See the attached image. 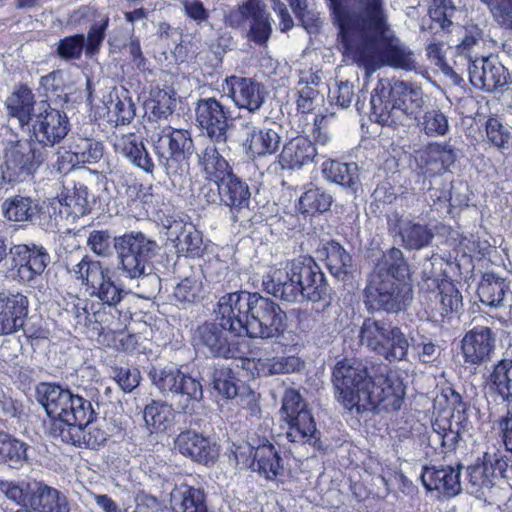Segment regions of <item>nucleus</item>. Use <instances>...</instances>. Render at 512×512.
<instances>
[{
  "instance_id": "4c0bfd02",
  "label": "nucleus",
  "mask_w": 512,
  "mask_h": 512,
  "mask_svg": "<svg viewBox=\"0 0 512 512\" xmlns=\"http://www.w3.org/2000/svg\"><path fill=\"white\" fill-rule=\"evenodd\" d=\"M398 233L406 249L420 250L429 245L433 238L427 225L415 221L410 216H402L397 220Z\"/></svg>"
},
{
  "instance_id": "c03bdc74",
  "label": "nucleus",
  "mask_w": 512,
  "mask_h": 512,
  "mask_svg": "<svg viewBox=\"0 0 512 512\" xmlns=\"http://www.w3.org/2000/svg\"><path fill=\"white\" fill-rule=\"evenodd\" d=\"M199 165L204 179L222 181L231 173L227 161L218 153L215 144H209L199 155Z\"/></svg>"
},
{
  "instance_id": "5701e85b",
  "label": "nucleus",
  "mask_w": 512,
  "mask_h": 512,
  "mask_svg": "<svg viewBox=\"0 0 512 512\" xmlns=\"http://www.w3.org/2000/svg\"><path fill=\"white\" fill-rule=\"evenodd\" d=\"M470 82L478 89L492 91L506 83V71L493 57L471 60L468 67Z\"/></svg>"
},
{
  "instance_id": "423d86ee",
  "label": "nucleus",
  "mask_w": 512,
  "mask_h": 512,
  "mask_svg": "<svg viewBox=\"0 0 512 512\" xmlns=\"http://www.w3.org/2000/svg\"><path fill=\"white\" fill-rule=\"evenodd\" d=\"M114 249L117 253L124 275L138 280V287L151 285L150 294L160 289V278L151 270L150 262L156 255L157 243L142 232H130L114 237Z\"/></svg>"
},
{
  "instance_id": "338daca9",
  "label": "nucleus",
  "mask_w": 512,
  "mask_h": 512,
  "mask_svg": "<svg viewBox=\"0 0 512 512\" xmlns=\"http://www.w3.org/2000/svg\"><path fill=\"white\" fill-rule=\"evenodd\" d=\"M455 12L456 7L451 0H433L429 8L430 18L439 23L442 28H447L452 24Z\"/></svg>"
},
{
  "instance_id": "49530a36",
  "label": "nucleus",
  "mask_w": 512,
  "mask_h": 512,
  "mask_svg": "<svg viewBox=\"0 0 512 512\" xmlns=\"http://www.w3.org/2000/svg\"><path fill=\"white\" fill-rule=\"evenodd\" d=\"M357 170L355 163H341L334 160L324 162L322 167L327 180L344 187H352L356 183Z\"/></svg>"
},
{
  "instance_id": "09e8293b",
  "label": "nucleus",
  "mask_w": 512,
  "mask_h": 512,
  "mask_svg": "<svg viewBox=\"0 0 512 512\" xmlns=\"http://www.w3.org/2000/svg\"><path fill=\"white\" fill-rule=\"evenodd\" d=\"M246 292L230 293L222 296L218 301L217 316L220 320H242L246 318Z\"/></svg>"
},
{
  "instance_id": "0eeeda50",
  "label": "nucleus",
  "mask_w": 512,
  "mask_h": 512,
  "mask_svg": "<svg viewBox=\"0 0 512 512\" xmlns=\"http://www.w3.org/2000/svg\"><path fill=\"white\" fill-rule=\"evenodd\" d=\"M189 144L192 136L189 130L168 127L157 135L154 149L158 161L165 166L172 184L180 191H192Z\"/></svg>"
},
{
  "instance_id": "4d7b16f0",
  "label": "nucleus",
  "mask_w": 512,
  "mask_h": 512,
  "mask_svg": "<svg viewBox=\"0 0 512 512\" xmlns=\"http://www.w3.org/2000/svg\"><path fill=\"white\" fill-rule=\"evenodd\" d=\"M417 121L420 129L428 136H443L449 129L447 117L439 110L427 111Z\"/></svg>"
},
{
  "instance_id": "bf43d9fd",
  "label": "nucleus",
  "mask_w": 512,
  "mask_h": 512,
  "mask_svg": "<svg viewBox=\"0 0 512 512\" xmlns=\"http://www.w3.org/2000/svg\"><path fill=\"white\" fill-rule=\"evenodd\" d=\"M219 451L215 441L194 434V461L205 466L213 465L219 456Z\"/></svg>"
},
{
  "instance_id": "a19ab883",
  "label": "nucleus",
  "mask_w": 512,
  "mask_h": 512,
  "mask_svg": "<svg viewBox=\"0 0 512 512\" xmlns=\"http://www.w3.org/2000/svg\"><path fill=\"white\" fill-rule=\"evenodd\" d=\"M174 104L175 92L172 89H161L158 86L152 87L149 97L144 102L148 120L167 119L173 113Z\"/></svg>"
},
{
  "instance_id": "9d476101",
  "label": "nucleus",
  "mask_w": 512,
  "mask_h": 512,
  "mask_svg": "<svg viewBox=\"0 0 512 512\" xmlns=\"http://www.w3.org/2000/svg\"><path fill=\"white\" fill-rule=\"evenodd\" d=\"M332 381L336 390V399L345 409L350 411L356 409L357 412L367 409L372 379L361 362L339 361L334 367Z\"/></svg>"
},
{
  "instance_id": "c756f323",
  "label": "nucleus",
  "mask_w": 512,
  "mask_h": 512,
  "mask_svg": "<svg viewBox=\"0 0 512 512\" xmlns=\"http://www.w3.org/2000/svg\"><path fill=\"white\" fill-rule=\"evenodd\" d=\"M27 499L36 512H70L67 497L41 481H32L31 493Z\"/></svg>"
},
{
  "instance_id": "603ef678",
  "label": "nucleus",
  "mask_w": 512,
  "mask_h": 512,
  "mask_svg": "<svg viewBox=\"0 0 512 512\" xmlns=\"http://www.w3.org/2000/svg\"><path fill=\"white\" fill-rule=\"evenodd\" d=\"M85 35L77 33L66 36L56 43L55 54L61 60L70 62L80 60L85 53Z\"/></svg>"
},
{
  "instance_id": "cd10ccee",
  "label": "nucleus",
  "mask_w": 512,
  "mask_h": 512,
  "mask_svg": "<svg viewBox=\"0 0 512 512\" xmlns=\"http://www.w3.org/2000/svg\"><path fill=\"white\" fill-rule=\"evenodd\" d=\"M245 144L253 157H264L278 152L282 142L279 131L272 128L259 129L251 123L243 125Z\"/></svg>"
},
{
  "instance_id": "b1692460",
  "label": "nucleus",
  "mask_w": 512,
  "mask_h": 512,
  "mask_svg": "<svg viewBox=\"0 0 512 512\" xmlns=\"http://www.w3.org/2000/svg\"><path fill=\"white\" fill-rule=\"evenodd\" d=\"M496 339L487 327H477L462 339V355L464 361L471 365H478L490 359L495 349Z\"/></svg>"
},
{
  "instance_id": "a211bd4d",
  "label": "nucleus",
  "mask_w": 512,
  "mask_h": 512,
  "mask_svg": "<svg viewBox=\"0 0 512 512\" xmlns=\"http://www.w3.org/2000/svg\"><path fill=\"white\" fill-rule=\"evenodd\" d=\"M369 406H381L385 410H397L400 408L405 396V387L397 371L389 370L386 374L376 375L371 381L369 390Z\"/></svg>"
},
{
  "instance_id": "8fccbe9b",
  "label": "nucleus",
  "mask_w": 512,
  "mask_h": 512,
  "mask_svg": "<svg viewBox=\"0 0 512 512\" xmlns=\"http://www.w3.org/2000/svg\"><path fill=\"white\" fill-rule=\"evenodd\" d=\"M332 204V196L324 190L309 188L299 199V210L302 213L314 214L326 212Z\"/></svg>"
},
{
  "instance_id": "3c124183",
  "label": "nucleus",
  "mask_w": 512,
  "mask_h": 512,
  "mask_svg": "<svg viewBox=\"0 0 512 512\" xmlns=\"http://www.w3.org/2000/svg\"><path fill=\"white\" fill-rule=\"evenodd\" d=\"M491 383L498 394L508 403L512 402V361L502 360L491 374Z\"/></svg>"
},
{
  "instance_id": "79ce46f5",
  "label": "nucleus",
  "mask_w": 512,
  "mask_h": 512,
  "mask_svg": "<svg viewBox=\"0 0 512 512\" xmlns=\"http://www.w3.org/2000/svg\"><path fill=\"white\" fill-rule=\"evenodd\" d=\"M107 109L111 117L110 120L115 122L116 125L129 124L134 119L136 111L129 91L124 87L109 93Z\"/></svg>"
},
{
  "instance_id": "864d4df0",
  "label": "nucleus",
  "mask_w": 512,
  "mask_h": 512,
  "mask_svg": "<svg viewBox=\"0 0 512 512\" xmlns=\"http://www.w3.org/2000/svg\"><path fill=\"white\" fill-rule=\"evenodd\" d=\"M237 378L228 367H218L212 375L213 389L225 399H233L238 395Z\"/></svg>"
},
{
  "instance_id": "20e7f679",
  "label": "nucleus",
  "mask_w": 512,
  "mask_h": 512,
  "mask_svg": "<svg viewBox=\"0 0 512 512\" xmlns=\"http://www.w3.org/2000/svg\"><path fill=\"white\" fill-rule=\"evenodd\" d=\"M425 102L423 90L416 84L395 81L391 85L379 80L371 94V117L386 126L404 125L407 120H418Z\"/></svg>"
},
{
  "instance_id": "c85d7f7f",
  "label": "nucleus",
  "mask_w": 512,
  "mask_h": 512,
  "mask_svg": "<svg viewBox=\"0 0 512 512\" xmlns=\"http://www.w3.org/2000/svg\"><path fill=\"white\" fill-rule=\"evenodd\" d=\"M230 93L234 103L241 109L256 112L265 102L264 88L251 78H230Z\"/></svg>"
},
{
  "instance_id": "f03ea898",
  "label": "nucleus",
  "mask_w": 512,
  "mask_h": 512,
  "mask_svg": "<svg viewBox=\"0 0 512 512\" xmlns=\"http://www.w3.org/2000/svg\"><path fill=\"white\" fill-rule=\"evenodd\" d=\"M264 290L287 302L302 297L313 302L328 295V284L318 264L310 256H299L263 276Z\"/></svg>"
},
{
  "instance_id": "774afa93",
  "label": "nucleus",
  "mask_w": 512,
  "mask_h": 512,
  "mask_svg": "<svg viewBox=\"0 0 512 512\" xmlns=\"http://www.w3.org/2000/svg\"><path fill=\"white\" fill-rule=\"evenodd\" d=\"M488 140L499 149H508L511 138L510 131L496 118H489L486 123Z\"/></svg>"
},
{
  "instance_id": "58836bf2",
  "label": "nucleus",
  "mask_w": 512,
  "mask_h": 512,
  "mask_svg": "<svg viewBox=\"0 0 512 512\" xmlns=\"http://www.w3.org/2000/svg\"><path fill=\"white\" fill-rule=\"evenodd\" d=\"M321 253L333 277L342 282L350 279L353 268L352 258L339 243L328 242L323 246Z\"/></svg>"
},
{
  "instance_id": "7c9ffc66",
  "label": "nucleus",
  "mask_w": 512,
  "mask_h": 512,
  "mask_svg": "<svg viewBox=\"0 0 512 512\" xmlns=\"http://www.w3.org/2000/svg\"><path fill=\"white\" fill-rule=\"evenodd\" d=\"M456 160L454 150L446 144L430 143L419 152L417 162L429 176L442 174Z\"/></svg>"
},
{
  "instance_id": "13d9d810",
  "label": "nucleus",
  "mask_w": 512,
  "mask_h": 512,
  "mask_svg": "<svg viewBox=\"0 0 512 512\" xmlns=\"http://www.w3.org/2000/svg\"><path fill=\"white\" fill-rule=\"evenodd\" d=\"M109 26V17L105 16L100 21L94 22L85 36V56L92 58L99 53Z\"/></svg>"
},
{
  "instance_id": "4468645a",
  "label": "nucleus",
  "mask_w": 512,
  "mask_h": 512,
  "mask_svg": "<svg viewBox=\"0 0 512 512\" xmlns=\"http://www.w3.org/2000/svg\"><path fill=\"white\" fill-rule=\"evenodd\" d=\"M281 419L287 423V438L294 443L316 440V423L298 391L288 389L282 399Z\"/></svg>"
},
{
  "instance_id": "bb28decb",
  "label": "nucleus",
  "mask_w": 512,
  "mask_h": 512,
  "mask_svg": "<svg viewBox=\"0 0 512 512\" xmlns=\"http://www.w3.org/2000/svg\"><path fill=\"white\" fill-rule=\"evenodd\" d=\"M317 156L315 144L304 136H297L287 141L278 161L282 169H300L313 162Z\"/></svg>"
},
{
  "instance_id": "ddd939ff",
  "label": "nucleus",
  "mask_w": 512,
  "mask_h": 512,
  "mask_svg": "<svg viewBox=\"0 0 512 512\" xmlns=\"http://www.w3.org/2000/svg\"><path fill=\"white\" fill-rule=\"evenodd\" d=\"M360 340L388 361L403 360L409 348L405 334L391 322H363Z\"/></svg>"
},
{
  "instance_id": "39448f33",
  "label": "nucleus",
  "mask_w": 512,
  "mask_h": 512,
  "mask_svg": "<svg viewBox=\"0 0 512 512\" xmlns=\"http://www.w3.org/2000/svg\"><path fill=\"white\" fill-rule=\"evenodd\" d=\"M282 322H206L202 340L211 352L223 358H243L245 341L233 342L229 337L272 338L278 336Z\"/></svg>"
},
{
  "instance_id": "aec40b11",
  "label": "nucleus",
  "mask_w": 512,
  "mask_h": 512,
  "mask_svg": "<svg viewBox=\"0 0 512 512\" xmlns=\"http://www.w3.org/2000/svg\"><path fill=\"white\" fill-rule=\"evenodd\" d=\"M48 100H36L32 89L26 84H20L5 100L7 115L16 119L24 132L39 113L40 105L46 104Z\"/></svg>"
},
{
  "instance_id": "052dcab7",
  "label": "nucleus",
  "mask_w": 512,
  "mask_h": 512,
  "mask_svg": "<svg viewBox=\"0 0 512 512\" xmlns=\"http://www.w3.org/2000/svg\"><path fill=\"white\" fill-rule=\"evenodd\" d=\"M87 335L100 345L116 347L118 338L124 335V330L103 327L102 322H89Z\"/></svg>"
},
{
  "instance_id": "de8ad7c7",
  "label": "nucleus",
  "mask_w": 512,
  "mask_h": 512,
  "mask_svg": "<svg viewBox=\"0 0 512 512\" xmlns=\"http://www.w3.org/2000/svg\"><path fill=\"white\" fill-rule=\"evenodd\" d=\"M28 445L10 434L0 449V464L8 465L10 468L19 469L27 462Z\"/></svg>"
},
{
  "instance_id": "7ed1b4c3",
  "label": "nucleus",
  "mask_w": 512,
  "mask_h": 512,
  "mask_svg": "<svg viewBox=\"0 0 512 512\" xmlns=\"http://www.w3.org/2000/svg\"><path fill=\"white\" fill-rule=\"evenodd\" d=\"M408 273L403 253L398 248L390 249L376 266L365 289V304L371 311L401 310L411 298V289L401 283Z\"/></svg>"
},
{
  "instance_id": "72a5a7b5",
  "label": "nucleus",
  "mask_w": 512,
  "mask_h": 512,
  "mask_svg": "<svg viewBox=\"0 0 512 512\" xmlns=\"http://www.w3.org/2000/svg\"><path fill=\"white\" fill-rule=\"evenodd\" d=\"M115 151L124 157L134 167L152 174L155 164L149 155L144 143L135 134L122 136L115 143Z\"/></svg>"
},
{
  "instance_id": "393cba45",
  "label": "nucleus",
  "mask_w": 512,
  "mask_h": 512,
  "mask_svg": "<svg viewBox=\"0 0 512 512\" xmlns=\"http://www.w3.org/2000/svg\"><path fill=\"white\" fill-rule=\"evenodd\" d=\"M507 462L503 460L497 453L491 454L486 452L483 461L468 468L469 483L472 492H477L483 488H490L495 479L498 477H506L505 470Z\"/></svg>"
},
{
  "instance_id": "6e6d98bb",
  "label": "nucleus",
  "mask_w": 512,
  "mask_h": 512,
  "mask_svg": "<svg viewBox=\"0 0 512 512\" xmlns=\"http://www.w3.org/2000/svg\"><path fill=\"white\" fill-rule=\"evenodd\" d=\"M301 362L297 357L258 359L255 368L262 374L289 373L298 370Z\"/></svg>"
},
{
  "instance_id": "680f3d73",
  "label": "nucleus",
  "mask_w": 512,
  "mask_h": 512,
  "mask_svg": "<svg viewBox=\"0 0 512 512\" xmlns=\"http://www.w3.org/2000/svg\"><path fill=\"white\" fill-rule=\"evenodd\" d=\"M87 246L99 257H108L114 248V238L108 230H92L87 237Z\"/></svg>"
},
{
  "instance_id": "37998d69",
  "label": "nucleus",
  "mask_w": 512,
  "mask_h": 512,
  "mask_svg": "<svg viewBox=\"0 0 512 512\" xmlns=\"http://www.w3.org/2000/svg\"><path fill=\"white\" fill-rule=\"evenodd\" d=\"M245 298L246 301H243V305L246 306V318L250 317L252 320H283L284 317H287L283 310L268 298L250 293H246Z\"/></svg>"
},
{
  "instance_id": "f257e3e1",
  "label": "nucleus",
  "mask_w": 512,
  "mask_h": 512,
  "mask_svg": "<svg viewBox=\"0 0 512 512\" xmlns=\"http://www.w3.org/2000/svg\"><path fill=\"white\" fill-rule=\"evenodd\" d=\"M344 53L368 73L382 66L416 67L414 54L394 36L385 0H330Z\"/></svg>"
},
{
  "instance_id": "dca6fc26",
  "label": "nucleus",
  "mask_w": 512,
  "mask_h": 512,
  "mask_svg": "<svg viewBox=\"0 0 512 512\" xmlns=\"http://www.w3.org/2000/svg\"><path fill=\"white\" fill-rule=\"evenodd\" d=\"M229 22L235 27H240L248 22V36L257 44L266 43L272 32L269 14L260 0L244 2L237 10L231 12Z\"/></svg>"
},
{
  "instance_id": "4be33fe9",
  "label": "nucleus",
  "mask_w": 512,
  "mask_h": 512,
  "mask_svg": "<svg viewBox=\"0 0 512 512\" xmlns=\"http://www.w3.org/2000/svg\"><path fill=\"white\" fill-rule=\"evenodd\" d=\"M198 127L212 141H224L227 127L222 105L215 98L200 99L194 109Z\"/></svg>"
},
{
  "instance_id": "69168bd1",
  "label": "nucleus",
  "mask_w": 512,
  "mask_h": 512,
  "mask_svg": "<svg viewBox=\"0 0 512 512\" xmlns=\"http://www.w3.org/2000/svg\"><path fill=\"white\" fill-rule=\"evenodd\" d=\"M31 486L32 482L0 480V492L18 505L26 502V496L28 498L31 493Z\"/></svg>"
},
{
  "instance_id": "2f4dec72",
  "label": "nucleus",
  "mask_w": 512,
  "mask_h": 512,
  "mask_svg": "<svg viewBox=\"0 0 512 512\" xmlns=\"http://www.w3.org/2000/svg\"><path fill=\"white\" fill-rule=\"evenodd\" d=\"M470 421L464 411H454L450 417H438L433 423V431L437 440L447 449L458 443L462 433L467 431Z\"/></svg>"
},
{
  "instance_id": "6e6552de",
  "label": "nucleus",
  "mask_w": 512,
  "mask_h": 512,
  "mask_svg": "<svg viewBox=\"0 0 512 512\" xmlns=\"http://www.w3.org/2000/svg\"><path fill=\"white\" fill-rule=\"evenodd\" d=\"M71 272L82 281L91 296L101 301L104 314L109 315L112 320L131 319V314L123 313L121 301L124 290L113 281L108 268H104L99 261L85 255L73 266Z\"/></svg>"
},
{
  "instance_id": "e433bc0d",
  "label": "nucleus",
  "mask_w": 512,
  "mask_h": 512,
  "mask_svg": "<svg viewBox=\"0 0 512 512\" xmlns=\"http://www.w3.org/2000/svg\"><path fill=\"white\" fill-rule=\"evenodd\" d=\"M71 392L58 384L43 382L36 387V398L52 420L60 417L63 406L70 400Z\"/></svg>"
},
{
  "instance_id": "2eb2a0df",
  "label": "nucleus",
  "mask_w": 512,
  "mask_h": 512,
  "mask_svg": "<svg viewBox=\"0 0 512 512\" xmlns=\"http://www.w3.org/2000/svg\"><path fill=\"white\" fill-rule=\"evenodd\" d=\"M149 377L163 395L171 397V405L183 412L190 410L192 376L189 372H183L173 365L162 369L153 366L149 370Z\"/></svg>"
},
{
  "instance_id": "c9c22d12",
  "label": "nucleus",
  "mask_w": 512,
  "mask_h": 512,
  "mask_svg": "<svg viewBox=\"0 0 512 512\" xmlns=\"http://www.w3.org/2000/svg\"><path fill=\"white\" fill-rule=\"evenodd\" d=\"M252 465L253 470L267 480H275L283 473L282 458L278 450L267 439H259Z\"/></svg>"
},
{
  "instance_id": "473e14b6",
  "label": "nucleus",
  "mask_w": 512,
  "mask_h": 512,
  "mask_svg": "<svg viewBox=\"0 0 512 512\" xmlns=\"http://www.w3.org/2000/svg\"><path fill=\"white\" fill-rule=\"evenodd\" d=\"M40 209L38 199L22 194L10 196L1 204L3 217L10 222L33 223L39 218Z\"/></svg>"
},
{
  "instance_id": "ea45409f",
  "label": "nucleus",
  "mask_w": 512,
  "mask_h": 512,
  "mask_svg": "<svg viewBox=\"0 0 512 512\" xmlns=\"http://www.w3.org/2000/svg\"><path fill=\"white\" fill-rule=\"evenodd\" d=\"M220 193L221 203L232 210L239 211L249 205L251 193L248 185L232 172L221 181Z\"/></svg>"
},
{
  "instance_id": "412c9836",
  "label": "nucleus",
  "mask_w": 512,
  "mask_h": 512,
  "mask_svg": "<svg viewBox=\"0 0 512 512\" xmlns=\"http://www.w3.org/2000/svg\"><path fill=\"white\" fill-rule=\"evenodd\" d=\"M57 200L60 217L72 221L90 213L95 203V197L89 193L88 187L82 182L75 181L63 186Z\"/></svg>"
},
{
  "instance_id": "e2e57ef3",
  "label": "nucleus",
  "mask_w": 512,
  "mask_h": 512,
  "mask_svg": "<svg viewBox=\"0 0 512 512\" xmlns=\"http://www.w3.org/2000/svg\"><path fill=\"white\" fill-rule=\"evenodd\" d=\"M480 300L489 306H498L505 296V284L501 280L490 282L488 280L481 283L478 289Z\"/></svg>"
},
{
  "instance_id": "0e129e2a",
  "label": "nucleus",
  "mask_w": 512,
  "mask_h": 512,
  "mask_svg": "<svg viewBox=\"0 0 512 512\" xmlns=\"http://www.w3.org/2000/svg\"><path fill=\"white\" fill-rule=\"evenodd\" d=\"M491 12L493 19L502 28L512 29V0H482Z\"/></svg>"
},
{
  "instance_id": "f8f14e48",
  "label": "nucleus",
  "mask_w": 512,
  "mask_h": 512,
  "mask_svg": "<svg viewBox=\"0 0 512 512\" xmlns=\"http://www.w3.org/2000/svg\"><path fill=\"white\" fill-rule=\"evenodd\" d=\"M39 110L29 128L24 132L36 146L53 148L60 144L70 132L69 118L63 110L52 107L49 100L46 104H41Z\"/></svg>"
},
{
  "instance_id": "1a4fd4ad",
  "label": "nucleus",
  "mask_w": 512,
  "mask_h": 512,
  "mask_svg": "<svg viewBox=\"0 0 512 512\" xmlns=\"http://www.w3.org/2000/svg\"><path fill=\"white\" fill-rule=\"evenodd\" d=\"M1 159L0 189L32 179L45 156L29 139H15L4 143Z\"/></svg>"
},
{
  "instance_id": "5fc2aeb1",
  "label": "nucleus",
  "mask_w": 512,
  "mask_h": 512,
  "mask_svg": "<svg viewBox=\"0 0 512 512\" xmlns=\"http://www.w3.org/2000/svg\"><path fill=\"white\" fill-rule=\"evenodd\" d=\"M28 298L22 294L0 298V320H23L28 315Z\"/></svg>"
},
{
  "instance_id": "9b49d317",
  "label": "nucleus",
  "mask_w": 512,
  "mask_h": 512,
  "mask_svg": "<svg viewBox=\"0 0 512 512\" xmlns=\"http://www.w3.org/2000/svg\"><path fill=\"white\" fill-rule=\"evenodd\" d=\"M50 263L51 256L42 244L33 241L11 244L10 266L6 268L5 277L35 289Z\"/></svg>"
},
{
  "instance_id": "f3484780",
  "label": "nucleus",
  "mask_w": 512,
  "mask_h": 512,
  "mask_svg": "<svg viewBox=\"0 0 512 512\" xmlns=\"http://www.w3.org/2000/svg\"><path fill=\"white\" fill-rule=\"evenodd\" d=\"M104 155L102 141L81 135L71 136L67 146L58 151V169L69 170L80 164L98 163Z\"/></svg>"
},
{
  "instance_id": "a878e982",
  "label": "nucleus",
  "mask_w": 512,
  "mask_h": 512,
  "mask_svg": "<svg viewBox=\"0 0 512 512\" xmlns=\"http://www.w3.org/2000/svg\"><path fill=\"white\" fill-rule=\"evenodd\" d=\"M422 483L429 491H438L446 496L461 492L460 467H425L421 474Z\"/></svg>"
},
{
  "instance_id": "a18cd8bd",
  "label": "nucleus",
  "mask_w": 512,
  "mask_h": 512,
  "mask_svg": "<svg viewBox=\"0 0 512 512\" xmlns=\"http://www.w3.org/2000/svg\"><path fill=\"white\" fill-rule=\"evenodd\" d=\"M432 281L433 285H437L440 293L439 312L442 317H458L459 311L462 309V296L456 289L455 285L447 279L438 282L436 279L427 278Z\"/></svg>"
},
{
  "instance_id": "f704fd0d",
  "label": "nucleus",
  "mask_w": 512,
  "mask_h": 512,
  "mask_svg": "<svg viewBox=\"0 0 512 512\" xmlns=\"http://www.w3.org/2000/svg\"><path fill=\"white\" fill-rule=\"evenodd\" d=\"M92 422L78 423L77 425H72V428L68 430L59 431L60 438L57 441L89 449H96L104 445L107 440V434L93 425Z\"/></svg>"
},
{
  "instance_id": "6ab92c4d",
  "label": "nucleus",
  "mask_w": 512,
  "mask_h": 512,
  "mask_svg": "<svg viewBox=\"0 0 512 512\" xmlns=\"http://www.w3.org/2000/svg\"><path fill=\"white\" fill-rule=\"evenodd\" d=\"M95 418L96 413L91 402L80 394L71 392L70 400L63 406L60 417L50 420L47 433L52 439L58 440L60 438L59 431L68 430L72 428V425L78 423L91 422Z\"/></svg>"
}]
</instances>
